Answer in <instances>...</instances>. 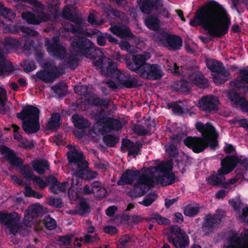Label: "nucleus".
I'll list each match as a JSON object with an SVG mask.
<instances>
[{
    "label": "nucleus",
    "mask_w": 248,
    "mask_h": 248,
    "mask_svg": "<svg viewBox=\"0 0 248 248\" xmlns=\"http://www.w3.org/2000/svg\"><path fill=\"white\" fill-rule=\"evenodd\" d=\"M230 243L223 248H248V233H241L240 236L236 232L229 236Z\"/></svg>",
    "instance_id": "obj_15"
},
{
    "label": "nucleus",
    "mask_w": 248,
    "mask_h": 248,
    "mask_svg": "<svg viewBox=\"0 0 248 248\" xmlns=\"http://www.w3.org/2000/svg\"><path fill=\"white\" fill-rule=\"evenodd\" d=\"M51 89L58 95L59 98L65 96L67 93V87L63 83H58L53 85Z\"/></svg>",
    "instance_id": "obj_43"
},
{
    "label": "nucleus",
    "mask_w": 248,
    "mask_h": 248,
    "mask_svg": "<svg viewBox=\"0 0 248 248\" xmlns=\"http://www.w3.org/2000/svg\"><path fill=\"white\" fill-rule=\"evenodd\" d=\"M229 202L235 211H238L240 210L242 203L239 199H232Z\"/></svg>",
    "instance_id": "obj_64"
},
{
    "label": "nucleus",
    "mask_w": 248,
    "mask_h": 248,
    "mask_svg": "<svg viewBox=\"0 0 248 248\" xmlns=\"http://www.w3.org/2000/svg\"><path fill=\"white\" fill-rule=\"evenodd\" d=\"M117 79L121 85L127 89L136 88L142 86L140 79L136 75H131L128 71L119 72Z\"/></svg>",
    "instance_id": "obj_12"
},
{
    "label": "nucleus",
    "mask_w": 248,
    "mask_h": 248,
    "mask_svg": "<svg viewBox=\"0 0 248 248\" xmlns=\"http://www.w3.org/2000/svg\"><path fill=\"white\" fill-rule=\"evenodd\" d=\"M6 92L3 88L0 87V109L4 113L7 111L6 107Z\"/></svg>",
    "instance_id": "obj_52"
},
{
    "label": "nucleus",
    "mask_w": 248,
    "mask_h": 248,
    "mask_svg": "<svg viewBox=\"0 0 248 248\" xmlns=\"http://www.w3.org/2000/svg\"><path fill=\"white\" fill-rule=\"evenodd\" d=\"M69 146L70 152L67 153L69 163L73 167L76 175L82 179L90 180L95 178L98 174L89 170V163L85 160L82 152H79L75 147Z\"/></svg>",
    "instance_id": "obj_4"
},
{
    "label": "nucleus",
    "mask_w": 248,
    "mask_h": 248,
    "mask_svg": "<svg viewBox=\"0 0 248 248\" xmlns=\"http://www.w3.org/2000/svg\"><path fill=\"white\" fill-rule=\"evenodd\" d=\"M21 17L28 23L33 25H38L49 19V16L45 13H42L41 15L36 16L31 12H23Z\"/></svg>",
    "instance_id": "obj_20"
},
{
    "label": "nucleus",
    "mask_w": 248,
    "mask_h": 248,
    "mask_svg": "<svg viewBox=\"0 0 248 248\" xmlns=\"http://www.w3.org/2000/svg\"><path fill=\"white\" fill-rule=\"evenodd\" d=\"M173 90L176 92L188 93L190 90L189 84L186 80L177 81L172 86Z\"/></svg>",
    "instance_id": "obj_39"
},
{
    "label": "nucleus",
    "mask_w": 248,
    "mask_h": 248,
    "mask_svg": "<svg viewBox=\"0 0 248 248\" xmlns=\"http://www.w3.org/2000/svg\"><path fill=\"white\" fill-rule=\"evenodd\" d=\"M31 180L35 183V185H38L40 189H43L47 186L46 182L39 176L34 175Z\"/></svg>",
    "instance_id": "obj_62"
},
{
    "label": "nucleus",
    "mask_w": 248,
    "mask_h": 248,
    "mask_svg": "<svg viewBox=\"0 0 248 248\" xmlns=\"http://www.w3.org/2000/svg\"><path fill=\"white\" fill-rule=\"evenodd\" d=\"M0 154L11 166L19 168L20 172L25 178L30 180L32 179L34 174L31 167L28 165H22L24 160L17 156L14 151L5 145H1L0 146Z\"/></svg>",
    "instance_id": "obj_5"
},
{
    "label": "nucleus",
    "mask_w": 248,
    "mask_h": 248,
    "mask_svg": "<svg viewBox=\"0 0 248 248\" xmlns=\"http://www.w3.org/2000/svg\"><path fill=\"white\" fill-rule=\"evenodd\" d=\"M152 182V180L149 176L144 173L141 174L133 188L127 193L128 196L131 198H137L145 195Z\"/></svg>",
    "instance_id": "obj_10"
},
{
    "label": "nucleus",
    "mask_w": 248,
    "mask_h": 248,
    "mask_svg": "<svg viewBox=\"0 0 248 248\" xmlns=\"http://www.w3.org/2000/svg\"><path fill=\"white\" fill-rule=\"evenodd\" d=\"M141 174L139 170L132 169L126 170L122 174L120 179L117 181L118 186H124L132 185L137 177H139Z\"/></svg>",
    "instance_id": "obj_19"
},
{
    "label": "nucleus",
    "mask_w": 248,
    "mask_h": 248,
    "mask_svg": "<svg viewBox=\"0 0 248 248\" xmlns=\"http://www.w3.org/2000/svg\"><path fill=\"white\" fill-rule=\"evenodd\" d=\"M68 185V182H64L62 183H59L53 184L51 185L49 187L50 191L54 194H57L58 191L64 192L66 190V185Z\"/></svg>",
    "instance_id": "obj_46"
},
{
    "label": "nucleus",
    "mask_w": 248,
    "mask_h": 248,
    "mask_svg": "<svg viewBox=\"0 0 248 248\" xmlns=\"http://www.w3.org/2000/svg\"><path fill=\"white\" fill-rule=\"evenodd\" d=\"M144 24L148 29L157 31L160 27V20L156 16L149 15L145 18Z\"/></svg>",
    "instance_id": "obj_34"
},
{
    "label": "nucleus",
    "mask_w": 248,
    "mask_h": 248,
    "mask_svg": "<svg viewBox=\"0 0 248 248\" xmlns=\"http://www.w3.org/2000/svg\"><path fill=\"white\" fill-rule=\"evenodd\" d=\"M22 128L28 135L36 133L40 128L39 121L24 120L22 121Z\"/></svg>",
    "instance_id": "obj_29"
},
{
    "label": "nucleus",
    "mask_w": 248,
    "mask_h": 248,
    "mask_svg": "<svg viewBox=\"0 0 248 248\" xmlns=\"http://www.w3.org/2000/svg\"><path fill=\"white\" fill-rule=\"evenodd\" d=\"M189 79L195 85L202 89L209 86L208 80L205 78L200 71H195L188 76Z\"/></svg>",
    "instance_id": "obj_23"
},
{
    "label": "nucleus",
    "mask_w": 248,
    "mask_h": 248,
    "mask_svg": "<svg viewBox=\"0 0 248 248\" xmlns=\"http://www.w3.org/2000/svg\"><path fill=\"white\" fill-rule=\"evenodd\" d=\"M168 241L172 244L175 248H186L189 245V237L186 233L176 237L168 236Z\"/></svg>",
    "instance_id": "obj_25"
},
{
    "label": "nucleus",
    "mask_w": 248,
    "mask_h": 248,
    "mask_svg": "<svg viewBox=\"0 0 248 248\" xmlns=\"http://www.w3.org/2000/svg\"><path fill=\"white\" fill-rule=\"evenodd\" d=\"M200 212V208L188 205L184 208V214L186 216L193 217L197 215Z\"/></svg>",
    "instance_id": "obj_48"
},
{
    "label": "nucleus",
    "mask_w": 248,
    "mask_h": 248,
    "mask_svg": "<svg viewBox=\"0 0 248 248\" xmlns=\"http://www.w3.org/2000/svg\"><path fill=\"white\" fill-rule=\"evenodd\" d=\"M123 127V124L119 119L110 117V132L119 131Z\"/></svg>",
    "instance_id": "obj_54"
},
{
    "label": "nucleus",
    "mask_w": 248,
    "mask_h": 248,
    "mask_svg": "<svg viewBox=\"0 0 248 248\" xmlns=\"http://www.w3.org/2000/svg\"><path fill=\"white\" fill-rule=\"evenodd\" d=\"M122 147H125L128 149V155H135L141 154L142 144L140 141L133 142L128 139H123Z\"/></svg>",
    "instance_id": "obj_21"
},
{
    "label": "nucleus",
    "mask_w": 248,
    "mask_h": 248,
    "mask_svg": "<svg viewBox=\"0 0 248 248\" xmlns=\"http://www.w3.org/2000/svg\"><path fill=\"white\" fill-rule=\"evenodd\" d=\"M73 51L76 55L85 56L90 58L95 50L93 43L85 37L77 36L71 42Z\"/></svg>",
    "instance_id": "obj_8"
},
{
    "label": "nucleus",
    "mask_w": 248,
    "mask_h": 248,
    "mask_svg": "<svg viewBox=\"0 0 248 248\" xmlns=\"http://www.w3.org/2000/svg\"><path fill=\"white\" fill-rule=\"evenodd\" d=\"M141 11L149 14L153 10H158L163 6V0H137Z\"/></svg>",
    "instance_id": "obj_16"
},
{
    "label": "nucleus",
    "mask_w": 248,
    "mask_h": 248,
    "mask_svg": "<svg viewBox=\"0 0 248 248\" xmlns=\"http://www.w3.org/2000/svg\"><path fill=\"white\" fill-rule=\"evenodd\" d=\"M21 66L23 67L24 71L30 72L36 68L33 61H25L21 62Z\"/></svg>",
    "instance_id": "obj_57"
},
{
    "label": "nucleus",
    "mask_w": 248,
    "mask_h": 248,
    "mask_svg": "<svg viewBox=\"0 0 248 248\" xmlns=\"http://www.w3.org/2000/svg\"><path fill=\"white\" fill-rule=\"evenodd\" d=\"M225 216V212L222 210H217L213 214H208L204 217L202 224V229L207 235L213 232L214 229L220 225Z\"/></svg>",
    "instance_id": "obj_9"
},
{
    "label": "nucleus",
    "mask_w": 248,
    "mask_h": 248,
    "mask_svg": "<svg viewBox=\"0 0 248 248\" xmlns=\"http://www.w3.org/2000/svg\"><path fill=\"white\" fill-rule=\"evenodd\" d=\"M40 111L34 106L27 105L22 107L20 112L16 114V117L22 121L24 120L39 121Z\"/></svg>",
    "instance_id": "obj_14"
},
{
    "label": "nucleus",
    "mask_w": 248,
    "mask_h": 248,
    "mask_svg": "<svg viewBox=\"0 0 248 248\" xmlns=\"http://www.w3.org/2000/svg\"><path fill=\"white\" fill-rule=\"evenodd\" d=\"M239 163V159L237 156L234 155H228L221 160V164H224L231 169H233Z\"/></svg>",
    "instance_id": "obj_41"
},
{
    "label": "nucleus",
    "mask_w": 248,
    "mask_h": 248,
    "mask_svg": "<svg viewBox=\"0 0 248 248\" xmlns=\"http://www.w3.org/2000/svg\"><path fill=\"white\" fill-rule=\"evenodd\" d=\"M165 150L170 158H176L178 156V150L176 145L171 143L165 146Z\"/></svg>",
    "instance_id": "obj_50"
},
{
    "label": "nucleus",
    "mask_w": 248,
    "mask_h": 248,
    "mask_svg": "<svg viewBox=\"0 0 248 248\" xmlns=\"http://www.w3.org/2000/svg\"><path fill=\"white\" fill-rule=\"evenodd\" d=\"M93 104L96 107H108L110 105V101L107 98H101L97 97L93 99Z\"/></svg>",
    "instance_id": "obj_53"
},
{
    "label": "nucleus",
    "mask_w": 248,
    "mask_h": 248,
    "mask_svg": "<svg viewBox=\"0 0 248 248\" xmlns=\"http://www.w3.org/2000/svg\"><path fill=\"white\" fill-rule=\"evenodd\" d=\"M92 194L99 198H103L106 196V189L102 186L101 183L95 181L92 183Z\"/></svg>",
    "instance_id": "obj_38"
},
{
    "label": "nucleus",
    "mask_w": 248,
    "mask_h": 248,
    "mask_svg": "<svg viewBox=\"0 0 248 248\" xmlns=\"http://www.w3.org/2000/svg\"><path fill=\"white\" fill-rule=\"evenodd\" d=\"M76 93L87 97L89 95L88 87L86 85H77L74 87Z\"/></svg>",
    "instance_id": "obj_58"
},
{
    "label": "nucleus",
    "mask_w": 248,
    "mask_h": 248,
    "mask_svg": "<svg viewBox=\"0 0 248 248\" xmlns=\"http://www.w3.org/2000/svg\"><path fill=\"white\" fill-rule=\"evenodd\" d=\"M219 103L218 98L215 96L205 95L199 100L198 107L205 113H215L219 110Z\"/></svg>",
    "instance_id": "obj_13"
},
{
    "label": "nucleus",
    "mask_w": 248,
    "mask_h": 248,
    "mask_svg": "<svg viewBox=\"0 0 248 248\" xmlns=\"http://www.w3.org/2000/svg\"><path fill=\"white\" fill-rule=\"evenodd\" d=\"M175 175L172 172H169L163 174L160 178V183L163 186L171 185L175 182Z\"/></svg>",
    "instance_id": "obj_40"
},
{
    "label": "nucleus",
    "mask_w": 248,
    "mask_h": 248,
    "mask_svg": "<svg viewBox=\"0 0 248 248\" xmlns=\"http://www.w3.org/2000/svg\"><path fill=\"white\" fill-rule=\"evenodd\" d=\"M33 170L40 174H43L46 170L49 169V164L45 160H36L31 162Z\"/></svg>",
    "instance_id": "obj_33"
},
{
    "label": "nucleus",
    "mask_w": 248,
    "mask_h": 248,
    "mask_svg": "<svg viewBox=\"0 0 248 248\" xmlns=\"http://www.w3.org/2000/svg\"><path fill=\"white\" fill-rule=\"evenodd\" d=\"M99 239V237L97 234H95L93 235L90 234H86L84 237H80L79 241L83 242L85 244L89 243H93Z\"/></svg>",
    "instance_id": "obj_60"
},
{
    "label": "nucleus",
    "mask_w": 248,
    "mask_h": 248,
    "mask_svg": "<svg viewBox=\"0 0 248 248\" xmlns=\"http://www.w3.org/2000/svg\"><path fill=\"white\" fill-rule=\"evenodd\" d=\"M157 196L154 192L149 193L144 198L143 201L139 203L140 204L143 205L144 206L148 207L151 205L156 200Z\"/></svg>",
    "instance_id": "obj_49"
},
{
    "label": "nucleus",
    "mask_w": 248,
    "mask_h": 248,
    "mask_svg": "<svg viewBox=\"0 0 248 248\" xmlns=\"http://www.w3.org/2000/svg\"><path fill=\"white\" fill-rule=\"evenodd\" d=\"M70 69L74 70L78 66V59L74 56L71 55L64 62Z\"/></svg>",
    "instance_id": "obj_56"
},
{
    "label": "nucleus",
    "mask_w": 248,
    "mask_h": 248,
    "mask_svg": "<svg viewBox=\"0 0 248 248\" xmlns=\"http://www.w3.org/2000/svg\"><path fill=\"white\" fill-rule=\"evenodd\" d=\"M173 164V162L170 161L163 162L155 166V169L156 171L164 174L172 170Z\"/></svg>",
    "instance_id": "obj_42"
},
{
    "label": "nucleus",
    "mask_w": 248,
    "mask_h": 248,
    "mask_svg": "<svg viewBox=\"0 0 248 248\" xmlns=\"http://www.w3.org/2000/svg\"><path fill=\"white\" fill-rule=\"evenodd\" d=\"M109 30L113 34L122 39L126 38L133 39L134 38V36L131 32L130 29L124 25H115L111 26L109 28Z\"/></svg>",
    "instance_id": "obj_22"
},
{
    "label": "nucleus",
    "mask_w": 248,
    "mask_h": 248,
    "mask_svg": "<svg viewBox=\"0 0 248 248\" xmlns=\"http://www.w3.org/2000/svg\"><path fill=\"white\" fill-rule=\"evenodd\" d=\"M48 205L56 208H61L62 206L63 202L60 198H50L47 200Z\"/></svg>",
    "instance_id": "obj_61"
},
{
    "label": "nucleus",
    "mask_w": 248,
    "mask_h": 248,
    "mask_svg": "<svg viewBox=\"0 0 248 248\" xmlns=\"http://www.w3.org/2000/svg\"><path fill=\"white\" fill-rule=\"evenodd\" d=\"M68 20L73 22L76 25H74L71 23L65 24L64 27L65 31L73 33H83V20L80 16H79L76 14H73Z\"/></svg>",
    "instance_id": "obj_17"
},
{
    "label": "nucleus",
    "mask_w": 248,
    "mask_h": 248,
    "mask_svg": "<svg viewBox=\"0 0 248 248\" xmlns=\"http://www.w3.org/2000/svg\"><path fill=\"white\" fill-rule=\"evenodd\" d=\"M75 214L83 216L88 214L91 212L90 205L85 201H80L78 204V208L75 211Z\"/></svg>",
    "instance_id": "obj_45"
},
{
    "label": "nucleus",
    "mask_w": 248,
    "mask_h": 248,
    "mask_svg": "<svg viewBox=\"0 0 248 248\" xmlns=\"http://www.w3.org/2000/svg\"><path fill=\"white\" fill-rule=\"evenodd\" d=\"M121 72L117 67L116 64L110 60L106 62L102 67L101 74L106 77H114L118 76V73Z\"/></svg>",
    "instance_id": "obj_27"
},
{
    "label": "nucleus",
    "mask_w": 248,
    "mask_h": 248,
    "mask_svg": "<svg viewBox=\"0 0 248 248\" xmlns=\"http://www.w3.org/2000/svg\"><path fill=\"white\" fill-rule=\"evenodd\" d=\"M195 128L202 134V137L187 136L184 140V144L196 154L203 152L208 147L215 149L218 146V134L211 123L204 124L201 122L195 124Z\"/></svg>",
    "instance_id": "obj_2"
},
{
    "label": "nucleus",
    "mask_w": 248,
    "mask_h": 248,
    "mask_svg": "<svg viewBox=\"0 0 248 248\" xmlns=\"http://www.w3.org/2000/svg\"><path fill=\"white\" fill-rule=\"evenodd\" d=\"M134 236L128 234L122 236L117 244V248H128L134 243Z\"/></svg>",
    "instance_id": "obj_37"
},
{
    "label": "nucleus",
    "mask_w": 248,
    "mask_h": 248,
    "mask_svg": "<svg viewBox=\"0 0 248 248\" xmlns=\"http://www.w3.org/2000/svg\"><path fill=\"white\" fill-rule=\"evenodd\" d=\"M150 58L149 53L133 55L132 61L126 62L127 67L142 78L151 80L160 79L164 74L159 65L146 62Z\"/></svg>",
    "instance_id": "obj_3"
},
{
    "label": "nucleus",
    "mask_w": 248,
    "mask_h": 248,
    "mask_svg": "<svg viewBox=\"0 0 248 248\" xmlns=\"http://www.w3.org/2000/svg\"><path fill=\"white\" fill-rule=\"evenodd\" d=\"M206 65L211 72L217 74L213 77V81L217 85L223 84L229 79L230 73L225 69L222 62L214 59H207Z\"/></svg>",
    "instance_id": "obj_7"
},
{
    "label": "nucleus",
    "mask_w": 248,
    "mask_h": 248,
    "mask_svg": "<svg viewBox=\"0 0 248 248\" xmlns=\"http://www.w3.org/2000/svg\"><path fill=\"white\" fill-rule=\"evenodd\" d=\"M231 18L225 9L218 2L212 0L200 7L190 21L192 27H202L209 37L200 36L204 43L221 38L226 34L231 25Z\"/></svg>",
    "instance_id": "obj_1"
},
{
    "label": "nucleus",
    "mask_w": 248,
    "mask_h": 248,
    "mask_svg": "<svg viewBox=\"0 0 248 248\" xmlns=\"http://www.w3.org/2000/svg\"><path fill=\"white\" fill-rule=\"evenodd\" d=\"M105 110L101 109L95 114L96 123L101 127L99 131L102 135L110 132V117L104 116Z\"/></svg>",
    "instance_id": "obj_18"
},
{
    "label": "nucleus",
    "mask_w": 248,
    "mask_h": 248,
    "mask_svg": "<svg viewBox=\"0 0 248 248\" xmlns=\"http://www.w3.org/2000/svg\"><path fill=\"white\" fill-rule=\"evenodd\" d=\"M4 31L5 32H7L9 31L14 34L16 33L19 31H21L27 35L31 36H35L38 34V32L37 31L32 30L23 26H19L17 27H15L14 29H11L10 26H7L4 28Z\"/></svg>",
    "instance_id": "obj_31"
},
{
    "label": "nucleus",
    "mask_w": 248,
    "mask_h": 248,
    "mask_svg": "<svg viewBox=\"0 0 248 248\" xmlns=\"http://www.w3.org/2000/svg\"><path fill=\"white\" fill-rule=\"evenodd\" d=\"M167 40L168 42L166 47L168 49L178 50L181 48L183 45V40L180 36L169 34V37L167 38Z\"/></svg>",
    "instance_id": "obj_30"
},
{
    "label": "nucleus",
    "mask_w": 248,
    "mask_h": 248,
    "mask_svg": "<svg viewBox=\"0 0 248 248\" xmlns=\"http://www.w3.org/2000/svg\"><path fill=\"white\" fill-rule=\"evenodd\" d=\"M19 214L16 212L9 213L3 211H0V223L4 224L10 229L12 233L16 232L19 228Z\"/></svg>",
    "instance_id": "obj_11"
},
{
    "label": "nucleus",
    "mask_w": 248,
    "mask_h": 248,
    "mask_svg": "<svg viewBox=\"0 0 248 248\" xmlns=\"http://www.w3.org/2000/svg\"><path fill=\"white\" fill-rule=\"evenodd\" d=\"M119 137L111 134H106L103 137L104 143L106 145L109 147H115L116 144L119 142Z\"/></svg>",
    "instance_id": "obj_44"
},
{
    "label": "nucleus",
    "mask_w": 248,
    "mask_h": 248,
    "mask_svg": "<svg viewBox=\"0 0 248 248\" xmlns=\"http://www.w3.org/2000/svg\"><path fill=\"white\" fill-rule=\"evenodd\" d=\"M169 109H171L172 113L175 115H180L184 113V110L181 106L177 102H172L167 104Z\"/></svg>",
    "instance_id": "obj_47"
},
{
    "label": "nucleus",
    "mask_w": 248,
    "mask_h": 248,
    "mask_svg": "<svg viewBox=\"0 0 248 248\" xmlns=\"http://www.w3.org/2000/svg\"><path fill=\"white\" fill-rule=\"evenodd\" d=\"M72 119L74 126L78 129H85L90 126L89 121L78 114H73Z\"/></svg>",
    "instance_id": "obj_36"
},
{
    "label": "nucleus",
    "mask_w": 248,
    "mask_h": 248,
    "mask_svg": "<svg viewBox=\"0 0 248 248\" xmlns=\"http://www.w3.org/2000/svg\"><path fill=\"white\" fill-rule=\"evenodd\" d=\"M151 218L155 220L158 225H169L170 223L169 218L161 216L157 213H154L151 215Z\"/></svg>",
    "instance_id": "obj_51"
},
{
    "label": "nucleus",
    "mask_w": 248,
    "mask_h": 248,
    "mask_svg": "<svg viewBox=\"0 0 248 248\" xmlns=\"http://www.w3.org/2000/svg\"><path fill=\"white\" fill-rule=\"evenodd\" d=\"M21 44L16 39L12 37H7L2 42H0V51L3 54L8 53L10 50L13 49H17Z\"/></svg>",
    "instance_id": "obj_26"
},
{
    "label": "nucleus",
    "mask_w": 248,
    "mask_h": 248,
    "mask_svg": "<svg viewBox=\"0 0 248 248\" xmlns=\"http://www.w3.org/2000/svg\"><path fill=\"white\" fill-rule=\"evenodd\" d=\"M58 74V71H49L46 70H41L37 71L34 75L35 81L39 80L45 83H52L57 77Z\"/></svg>",
    "instance_id": "obj_24"
},
{
    "label": "nucleus",
    "mask_w": 248,
    "mask_h": 248,
    "mask_svg": "<svg viewBox=\"0 0 248 248\" xmlns=\"http://www.w3.org/2000/svg\"><path fill=\"white\" fill-rule=\"evenodd\" d=\"M232 171V169H231L224 164L221 163V167L218 170L217 172L223 177H225V175L229 174Z\"/></svg>",
    "instance_id": "obj_63"
},
{
    "label": "nucleus",
    "mask_w": 248,
    "mask_h": 248,
    "mask_svg": "<svg viewBox=\"0 0 248 248\" xmlns=\"http://www.w3.org/2000/svg\"><path fill=\"white\" fill-rule=\"evenodd\" d=\"M225 180V177L220 175L217 172L216 173L215 171L206 178L207 183L214 186H220L223 187Z\"/></svg>",
    "instance_id": "obj_32"
},
{
    "label": "nucleus",
    "mask_w": 248,
    "mask_h": 248,
    "mask_svg": "<svg viewBox=\"0 0 248 248\" xmlns=\"http://www.w3.org/2000/svg\"><path fill=\"white\" fill-rule=\"evenodd\" d=\"M50 45L47 47V51L49 54L55 57L57 59L63 60L65 58L66 49L62 45Z\"/></svg>",
    "instance_id": "obj_28"
},
{
    "label": "nucleus",
    "mask_w": 248,
    "mask_h": 248,
    "mask_svg": "<svg viewBox=\"0 0 248 248\" xmlns=\"http://www.w3.org/2000/svg\"><path fill=\"white\" fill-rule=\"evenodd\" d=\"M170 233L168 236H174V237L180 236L181 234L186 233V232L181 229L178 225H172L170 228Z\"/></svg>",
    "instance_id": "obj_59"
},
{
    "label": "nucleus",
    "mask_w": 248,
    "mask_h": 248,
    "mask_svg": "<svg viewBox=\"0 0 248 248\" xmlns=\"http://www.w3.org/2000/svg\"><path fill=\"white\" fill-rule=\"evenodd\" d=\"M44 224L45 227L48 230H52L57 226L56 220L51 218L50 216H46L44 219Z\"/></svg>",
    "instance_id": "obj_55"
},
{
    "label": "nucleus",
    "mask_w": 248,
    "mask_h": 248,
    "mask_svg": "<svg viewBox=\"0 0 248 248\" xmlns=\"http://www.w3.org/2000/svg\"><path fill=\"white\" fill-rule=\"evenodd\" d=\"M61 117L59 113L52 114L49 121L46 124L48 129L50 130H58L61 125Z\"/></svg>",
    "instance_id": "obj_35"
},
{
    "label": "nucleus",
    "mask_w": 248,
    "mask_h": 248,
    "mask_svg": "<svg viewBox=\"0 0 248 248\" xmlns=\"http://www.w3.org/2000/svg\"><path fill=\"white\" fill-rule=\"evenodd\" d=\"M243 69L240 71L241 78H236L230 82V86L232 88L228 93V96L231 102L235 104L246 100L244 98L240 96V94L246 93L248 91V85H246L245 80H244L245 76L242 74Z\"/></svg>",
    "instance_id": "obj_6"
}]
</instances>
